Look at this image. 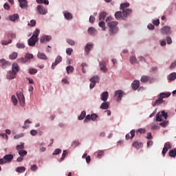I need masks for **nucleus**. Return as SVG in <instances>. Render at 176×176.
I'll return each instance as SVG.
<instances>
[{
	"instance_id": "0eeeda50",
	"label": "nucleus",
	"mask_w": 176,
	"mask_h": 176,
	"mask_svg": "<svg viewBox=\"0 0 176 176\" xmlns=\"http://www.w3.org/2000/svg\"><path fill=\"white\" fill-rule=\"evenodd\" d=\"M100 71L102 72H108V68H107V63L102 60L100 63Z\"/></svg>"
},
{
	"instance_id": "774afa93",
	"label": "nucleus",
	"mask_w": 176,
	"mask_h": 176,
	"mask_svg": "<svg viewBox=\"0 0 176 176\" xmlns=\"http://www.w3.org/2000/svg\"><path fill=\"white\" fill-rule=\"evenodd\" d=\"M98 118V116L97 114H91V120H96Z\"/></svg>"
},
{
	"instance_id": "49530a36",
	"label": "nucleus",
	"mask_w": 176,
	"mask_h": 176,
	"mask_svg": "<svg viewBox=\"0 0 176 176\" xmlns=\"http://www.w3.org/2000/svg\"><path fill=\"white\" fill-rule=\"evenodd\" d=\"M130 61L131 64H135V63H137V58H135L134 56H132L130 58Z\"/></svg>"
},
{
	"instance_id": "c9c22d12",
	"label": "nucleus",
	"mask_w": 176,
	"mask_h": 176,
	"mask_svg": "<svg viewBox=\"0 0 176 176\" xmlns=\"http://www.w3.org/2000/svg\"><path fill=\"white\" fill-rule=\"evenodd\" d=\"M169 156L170 157H175L176 156V148L172 149L169 151Z\"/></svg>"
},
{
	"instance_id": "58836bf2",
	"label": "nucleus",
	"mask_w": 176,
	"mask_h": 176,
	"mask_svg": "<svg viewBox=\"0 0 176 176\" xmlns=\"http://www.w3.org/2000/svg\"><path fill=\"white\" fill-rule=\"evenodd\" d=\"M99 27L103 30V31H105L107 30V28L105 27V22L104 21H100L98 23Z\"/></svg>"
},
{
	"instance_id": "864d4df0",
	"label": "nucleus",
	"mask_w": 176,
	"mask_h": 176,
	"mask_svg": "<svg viewBox=\"0 0 176 176\" xmlns=\"http://www.w3.org/2000/svg\"><path fill=\"white\" fill-rule=\"evenodd\" d=\"M67 43L70 45L71 46L75 45V41L72 39H67Z\"/></svg>"
},
{
	"instance_id": "f8f14e48",
	"label": "nucleus",
	"mask_w": 176,
	"mask_h": 176,
	"mask_svg": "<svg viewBox=\"0 0 176 176\" xmlns=\"http://www.w3.org/2000/svg\"><path fill=\"white\" fill-rule=\"evenodd\" d=\"M108 97H109V94L108 93V91L102 92L100 95V99L102 100V101L104 102L108 100Z\"/></svg>"
},
{
	"instance_id": "5701e85b",
	"label": "nucleus",
	"mask_w": 176,
	"mask_h": 176,
	"mask_svg": "<svg viewBox=\"0 0 176 176\" xmlns=\"http://www.w3.org/2000/svg\"><path fill=\"white\" fill-rule=\"evenodd\" d=\"M38 58H40V60H47V56H46V54L42 53V52H38L37 54Z\"/></svg>"
},
{
	"instance_id": "a878e982",
	"label": "nucleus",
	"mask_w": 176,
	"mask_h": 176,
	"mask_svg": "<svg viewBox=\"0 0 176 176\" xmlns=\"http://www.w3.org/2000/svg\"><path fill=\"white\" fill-rule=\"evenodd\" d=\"M109 108V102H104L100 105V109H108Z\"/></svg>"
},
{
	"instance_id": "9d476101",
	"label": "nucleus",
	"mask_w": 176,
	"mask_h": 176,
	"mask_svg": "<svg viewBox=\"0 0 176 176\" xmlns=\"http://www.w3.org/2000/svg\"><path fill=\"white\" fill-rule=\"evenodd\" d=\"M115 96L117 97V101H120L123 97V91L122 90H118L115 92Z\"/></svg>"
},
{
	"instance_id": "13d9d810",
	"label": "nucleus",
	"mask_w": 176,
	"mask_h": 176,
	"mask_svg": "<svg viewBox=\"0 0 176 176\" xmlns=\"http://www.w3.org/2000/svg\"><path fill=\"white\" fill-rule=\"evenodd\" d=\"M61 153V149L60 148H56L52 153V155H60Z\"/></svg>"
},
{
	"instance_id": "39448f33",
	"label": "nucleus",
	"mask_w": 176,
	"mask_h": 176,
	"mask_svg": "<svg viewBox=\"0 0 176 176\" xmlns=\"http://www.w3.org/2000/svg\"><path fill=\"white\" fill-rule=\"evenodd\" d=\"M62 61L63 57H61V56H58L55 59V62H54L52 65V69H54L56 65H58V64H60V63H61Z\"/></svg>"
},
{
	"instance_id": "e2e57ef3",
	"label": "nucleus",
	"mask_w": 176,
	"mask_h": 176,
	"mask_svg": "<svg viewBox=\"0 0 176 176\" xmlns=\"http://www.w3.org/2000/svg\"><path fill=\"white\" fill-rule=\"evenodd\" d=\"M167 124H168V121H164L160 123V125L162 126V127H166Z\"/></svg>"
},
{
	"instance_id": "79ce46f5",
	"label": "nucleus",
	"mask_w": 176,
	"mask_h": 176,
	"mask_svg": "<svg viewBox=\"0 0 176 176\" xmlns=\"http://www.w3.org/2000/svg\"><path fill=\"white\" fill-rule=\"evenodd\" d=\"M67 155H68V152L67 150H64L62 154V157H60V162H63V160L65 159V156H67Z\"/></svg>"
},
{
	"instance_id": "393cba45",
	"label": "nucleus",
	"mask_w": 176,
	"mask_h": 176,
	"mask_svg": "<svg viewBox=\"0 0 176 176\" xmlns=\"http://www.w3.org/2000/svg\"><path fill=\"white\" fill-rule=\"evenodd\" d=\"M19 71V65L17 63L12 64V72L17 74V72Z\"/></svg>"
},
{
	"instance_id": "bf43d9fd",
	"label": "nucleus",
	"mask_w": 176,
	"mask_h": 176,
	"mask_svg": "<svg viewBox=\"0 0 176 176\" xmlns=\"http://www.w3.org/2000/svg\"><path fill=\"white\" fill-rule=\"evenodd\" d=\"M30 169L32 171H36L38 170V166H36V164H34L31 166Z\"/></svg>"
},
{
	"instance_id": "7ed1b4c3",
	"label": "nucleus",
	"mask_w": 176,
	"mask_h": 176,
	"mask_svg": "<svg viewBox=\"0 0 176 176\" xmlns=\"http://www.w3.org/2000/svg\"><path fill=\"white\" fill-rule=\"evenodd\" d=\"M36 10L38 13V14H47V8H45V6L42 5H38L36 7Z\"/></svg>"
},
{
	"instance_id": "473e14b6",
	"label": "nucleus",
	"mask_w": 176,
	"mask_h": 176,
	"mask_svg": "<svg viewBox=\"0 0 176 176\" xmlns=\"http://www.w3.org/2000/svg\"><path fill=\"white\" fill-rule=\"evenodd\" d=\"M74 66L72 65H69L66 67V71L67 74H72V72H74Z\"/></svg>"
},
{
	"instance_id": "72a5a7b5",
	"label": "nucleus",
	"mask_w": 176,
	"mask_h": 176,
	"mask_svg": "<svg viewBox=\"0 0 176 176\" xmlns=\"http://www.w3.org/2000/svg\"><path fill=\"white\" fill-rule=\"evenodd\" d=\"M64 16L67 20H71L72 19V17H73L72 14H71V12H65Z\"/></svg>"
},
{
	"instance_id": "69168bd1",
	"label": "nucleus",
	"mask_w": 176,
	"mask_h": 176,
	"mask_svg": "<svg viewBox=\"0 0 176 176\" xmlns=\"http://www.w3.org/2000/svg\"><path fill=\"white\" fill-rule=\"evenodd\" d=\"M156 121L157 122H162V114L159 115V113L156 116Z\"/></svg>"
},
{
	"instance_id": "8fccbe9b",
	"label": "nucleus",
	"mask_w": 176,
	"mask_h": 176,
	"mask_svg": "<svg viewBox=\"0 0 176 176\" xmlns=\"http://www.w3.org/2000/svg\"><path fill=\"white\" fill-rule=\"evenodd\" d=\"M172 146L171 143L168 142L165 143L164 148H166V149H171Z\"/></svg>"
},
{
	"instance_id": "4c0bfd02",
	"label": "nucleus",
	"mask_w": 176,
	"mask_h": 176,
	"mask_svg": "<svg viewBox=\"0 0 176 176\" xmlns=\"http://www.w3.org/2000/svg\"><path fill=\"white\" fill-rule=\"evenodd\" d=\"M122 11H118L115 14V17L117 20H119V19H122Z\"/></svg>"
},
{
	"instance_id": "2f4dec72",
	"label": "nucleus",
	"mask_w": 176,
	"mask_h": 176,
	"mask_svg": "<svg viewBox=\"0 0 176 176\" xmlns=\"http://www.w3.org/2000/svg\"><path fill=\"white\" fill-rule=\"evenodd\" d=\"M164 102V100L163 99H161L160 96L159 97L158 100H157L154 104H153V107H156V105H160V104H163Z\"/></svg>"
},
{
	"instance_id": "ddd939ff",
	"label": "nucleus",
	"mask_w": 176,
	"mask_h": 176,
	"mask_svg": "<svg viewBox=\"0 0 176 176\" xmlns=\"http://www.w3.org/2000/svg\"><path fill=\"white\" fill-rule=\"evenodd\" d=\"M3 159L6 162V163H10L12 162V160H13V155L7 154L3 157Z\"/></svg>"
},
{
	"instance_id": "de8ad7c7",
	"label": "nucleus",
	"mask_w": 176,
	"mask_h": 176,
	"mask_svg": "<svg viewBox=\"0 0 176 176\" xmlns=\"http://www.w3.org/2000/svg\"><path fill=\"white\" fill-rule=\"evenodd\" d=\"M11 99H12V101L14 105H17V102H18L17 98H16V96L14 95L12 96Z\"/></svg>"
},
{
	"instance_id": "cd10ccee",
	"label": "nucleus",
	"mask_w": 176,
	"mask_h": 176,
	"mask_svg": "<svg viewBox=\"0 0 176 176\" xmlns=\"http://www.w3.org/2000/svg\"><path fill=\"white\" fill-rule=\"evenodd\" d=\"M130 6L129 3H123L120 4V10H126V8H129Z\"/></svg>"
},
{
	"instance_id": "6e6552de",
	"label": "nucleus",
	"mask_w": 176,
	"mask_h": 176,
	"mask_svg": "<svg viewBox=\"0 0 176 176\" xmlns=\"http://www.w3.org/2000/svg\"><path fill=\"white\" fill-rule=\"evenodd\" d=\"M50 41H52V36H43L40 39L41 43H46Z\"/></svg>"
},
{
	"instance_id": "5fc2aeb1",
	"label": "nucleus",
	"mask_w": 176,
	"mask_h": 176,
	"mask_svg": "<svg viewBox=\"0 0 176 176\" xmlns=\"http://www.w3.org/2000/svg\"><path fill=\"white\" fill-rule=\"evenodd\" d=\"M9 43H12V40H9L8 41L5 40L1 41V45H9Z\"/></svg>"
},
{
	"instance_id": "052dcab7",
	"label": "nucleus",
	"mask_w": 176,
	"mask_h": 176,
	"mask_svg": "<svg viewBox=\"0 0 176 176\" xmlns=\"http://www.w3.org/2000/svg\"><path fill=\"white\" fill-rule=\"evenodd\" d=\"M81 67H82V74H86V69H85V67H87V65L86 63H82Z\"/></svg>"
},
{
	"instance_id": "4468645a",
	"label": "nucleus",
	"mask_w": 176,
	"mask_h": 176,
	"mask_svg": "<svg viewBox=\"0 0 176 176\" xmlns=\"http://www.w3.org/2000/svg\"><path fill=\"white\" fill-rule=\"evenodd\" d=\"M130 133H131V137H130V134L129 133L126 135L125 136L126 140H129L130 138L131 140H133L135 136V130L134 129L131 130Z\"/></svg>"
},
{
	"instance_id": "a211bd4d",
	"label": "nucleus",
	"mask_w": 176,
	"mask_h": 176,
	"mask_svg": "<svg viewBox=\"0 0 176 176\" xmlns=\"http://www.w3.org/2000/svg\"><path fill=\"white\" fill-rule=\"evenodd\" d=\"M28 42L29 46H34L35 45V43H36L38 42V39L34 38V37H32L31 38H30L28 40Z\"/></svg>"
},
{
	"instance_id": "20e7f679",
	"label": "nucleus",
	"mask_w": 176,
	"mask_h": 176,
	"mask_svg": "<svg viewBox=\"0 0 176 176\" xmlns=\"http://www.w3.org/2000/svg\"><path fill=\"white\" fill-rule=\"evenodd\" d=\"M16 96L21 107H24V104H25V98L24 97V94L22 92H16Z\"/></svg>"
},
{
	"instance_id": "1a4fd4ad",
	"label": "nucleus",
	"mask_w": 176,
	"mask_h": 176,
	"mask_svg": "<svg viewBox=\"0 0 176 176\" xmlns=\"http://www.w3.org/2000/svg\"><path fill=\"white\" fill-rule=\"evenodd\" d=\"M19 2V6L21 9H24L25 8H28V1L27 0H18Z\"/></svg>"
},
{
	"instance_id": "4be33fe9",
	"label": "nucleus",
	"mask_w": 176,
	"mask_h": 176,
	"mask_svg": "<svg viewBox=\"0 0 176 176\" xmlns=\"http://www.w3.org/2000/svg\"><path fill=\"white\" fill-rule=\"evenodd\" d=\"M175 79H176V73L175 72H173V73L170 74L168 76V80L173 81V80H175Z\"/></svg>"
},
{
	"instance_id": "f03ea898",
	"label": "nucleus",
	"mask_w": 176,
	"mask_h": 176,
	"mask_svg": "<svg viewBox=\"0 0 176 176\" xmlns=\"http://www.w3.org/2000/svg\"><path fill=\"white\" fill-rule=\"evenodd\" d=\"M89 80L91 82L89 87L90 89H94L96 83H98L100 82V77H98V76H94L91 78H90Z\"/></svg>"
},
{
	"instance_id": "338daca9",
	"label": "nucleus",
	"mask_w": 176,
	"mask_h": 176,
	"mask_svg": "<svg viewBox=\"0 0 176 176\" xmlns=\"http://www.w3.org/2000/svg\"><path fill=\"white\" fill-rule=\"evenodd\" d=\"M161 116H163L164 119H167L168 115L164 111H162Z\"/></svg>"
},
{
	"instance_id": "603ef678",
	"label": "nucleus",
	"mask_w": 176,
	"mask_h": 176,
	"mask_svg": "<svg viewBox=\"0 0 176 176\" xmlns=\"http://www.w3.org/2000/svg\"><path fill=\"white\" fill-rule=\"evenodd\" d=\"M16 47H18V49H24V47H25V45H24L23 43H17Z\"/></svg>"
},
{
	"instance_id": "c85d7f7f",
	"label": "nucleus",
	"mask_w": 176,
	"mask_h": 176,
	"mask_svg": "<svg viewBox=\"0 0 176 176\" xmlns=\"http://www.w3.org/2000/svg\"><path fill=\"white\" fill-rule=\"evenodd\" d=\"M39 32H41V30H39V29L38 28H36V30L34 32L32 37L34 38V39H38V36H39Z\"/></svg>"
},
{
	"instance_id": "a19ab883",
	"label": "nucleus",
	"mask_w": 176,
	"mask_h": 176,
	"mask_svg": "<svg viewBox=\"0 0 176 176\" xmlns=\"http://www.w3.org/2000/svg\"><path fill=\"white\" fill-rule=\"evenodd\" d=\"M28 152L27 151L25 150H20L19 151V155L21 156V157H23V156H25V155H27Z\"/></svg>"
},
{
	"instance_id": "4d7b16f0",
	"label": "nucleus",
	"mask_w": 176,
	"mask_h": 176,
	"mask_svg": "<svg viewBox=\"0 0 176 176\" xmlns=\"http://www.w3.org/2000/svg\"><path fill=\"white\" fill-rule=\"evenodd\" d=\"M89 120H91V116L90 114L85 116V119L84 120L85 123H87V122H89Z\"/></svg>"
},
{
	"instance_id": "e433bc0d",
	"label": "nucleus",
	"mask_w": 176,
	"mask_h": 176,
	"mask_svg": "<svg viewBox=\"0 0 176 176\" xmlns=\"http://www.w3.org/2000/svg\"><path fill=\"white\" fill-rule=\"evenodd\" d=\"M85 117H86V112L85 111H82L81 112V114L78 116V120H83Z\"/></svg>"
},
{
	"instance_id": "dca6fc26",
	"label": "nucleus",
	"mask_w": 176,
	"mask_h": 176,
	"mask_svg": "<svg viewBox=\"0 0 176 176\" xmlns=\"http://www.w3.org/2000/svg\"><path fill=\"white\" fill-rule=\"evenodd\" d=\"M16 75H17L15 72L10 71L7 74V78L8 79H14L16 78Z\"/></svg>"
},
{
	"instance_id": "0e129e2a",
	"label": "nucleus",
	"mask_w": 176,
	"mask_h": 176,
	"mask_svg": "<svg viewBox=\"0 0 176 176\" xmlns=\"http://www.w3.org/2000/svg\"><path fill=\"white\" fill-rule=\"evenodd\" d=\"M176 67V60L170 64V69H174Z\"/></svg>"
},
{
	"instance_id": "ea45409f",
	"label": "nucleus",
	"mask_w": 176,
	"mask_h": 176,
	"mask_svg": "<svg viewBox=\"0 0 176 176\" xmlns=\"http://www.w3.org/2000/svg\"><path fill=\"white\" fill-rule=\"evenodd\" d=\"M88 34L89 35H93V34H96V29L93 27H91L88 29Z\"/></svg>"
},
{
	"instance_id": "f257e3e1",
	"label": "nucleus",
	"mask_w": 176,
	"mask_h": 176,
	"mask_svg": "<svg viewBox=\"0 0 176 176\" xmlns=\"http://www.w3.org/2000/svg\"><path fill=\"white\" fill-rule=\"evenodd\" d=\"M109 28L110 35H113L118 33L119 31V28H118V21H111L108 24Z\"/></svg>"
},
{
	"instance_id": "f3484780",
	"label": "nucleus",
	"mask_w": 176,
	"mask_h": 176,
	"mask_svg": "<svg viewBox=\"0 0 176 176\" xmlns=\"http://www.w3.org/2000/svg\"><path fill=\"white\" fill-rule=\"evenodd\" d=\"M131 87L133 90H137L140 87V80H134L131 84Z\"/></svg>"
},
{
	"instance_id": "bb28decb",
	"label": "nucleus",
	"mask_w": 176,
	"mask_h": 176,
	"mask_svg": "<svg viewBox=\"0 0 176 176\" xmlns=\"http://www.w3.org/2000/svg\"><path fill=\"white\" fill-rule=\"evenodd\" d=\"M171 96V93H161L160 94V97L161 99L163 100V98H168Z\"/></svg>"
},
{
	"instance_id": "6e6d98bb",
	"label": "nucleus",
	"mask_w": 176,
	"mask_h": 176,
	"mask_svg": "<svg viewBox=\"0 0 176 176\" xmlns=\"http://www.w3.org/2000/svg\"><path fill=\"white\" fill-rule=\"evenodd\" d=\"M73 52H74V50H72V48H67L66 50V53L67 54H68V56H71Z\"/></svg>"
},
{
	"instance_id": "b1692460",
	"label": "nucleus",
	"mask_w": 176,
	"mask_h": 176,
	"mask_svg": "<svg viewBox=\"0 0 176 176\" xmlns=\"http://www.w3.org/2000/svg\"><path fill=\"white\" fill-rule=\"evenodd\" d=\"M151 80V76H142L140 80L142 83H146L148 80Z\"/></svg>"
},
{
	"instance_id": "aec40b11",
	"label": "nucleus",
	"mask_w": 176,
	"mask_h": 176,
	"mask_svg": "<svg viewBox=\"0 0 176 176\" xmlns=\"http://www.w3.org/2000/svg\"><path fill=\"white\" fill-rule=\"evenodd\" d=\"M132 146L136 149H140V148H142V142L135 141L133 143Z\"/></svg>"
},
{
	"instance_id": "7c9ffc66",
	"label": "nucleus",
	"mask_w": 176,
	"mask_h": 176,
	"mask_svg": "<svg viewBox=\"0 0 176 176\" xmlns=\"http://www.w3.org/2000/svg\"><path fill=\"white\" fill-rule=\"evenodd\" d=\"M19 14H14L10 16V21H16V20L19 19Z\"/></svg>"
},
{
	"instance_id": "2eb2a0df",
	"label": "nucleus",
	"mask_w": 176,
	"mask_h": 176,
	"mask_svg": "<svg viewBox=\"0 0 176 176\" xmlns=\"http://www.w3.org/2000/svg\"><path fill=\"white\" fill-rule=\"evenodd\" d=\"M92 49H93V44L87 43L85 48V52L86 54L87 55L89 54V53H90V50H91Z\"/></svg>"
},
{
	"instance_id": "3c124183",
	"label": "nucleus",
	"mask_w": 176,
	"mask_h": 176,
	"mask_svg": "<svg viewBox=\"0 0 176 176\" xmlns=\"http://www.w3.org/2000/svg\"><path fill=\"white\" fill-rule=\"evenodd\" d=\"M36 72H38V70H36V69L31 68L29 69V74H30L31 75H34L36 74Z\"/></svg>"
},
{
	"instance_id": "c756f323",
	"label": "nucleus",
	"mask_w": 176,
	"mask_h": 176,
	"mask_svg": "<svg viewBox=\"0 0 176 176\" xmlns=\"http://www.w3.org/2000/svg\"><path fill=\"white\" fill-rule=\"evenodd\" d=\"M105 17H107V12H101L99 16L100 21H104V20H105Z\"/></svg>"
},
{
	"instance_id": "c03bdc74",
	"label": "nucleus",
	"mask_w": 176,
	"mask_h": 176,
	"mask_svg": "<svg viewBox=\"0 0 176 176\" xmlns=\"http://www.w3.org/2000/svg\"><path fill=\"white\" fill-rule=\"evenodd\" d=\"M37 3H44L45 5H49V0H36Z\"/></svg>"
},
{
	"instance_id": "f704fd0d",
	"label": "nucleus",
	"mask_w": 176,
	"mask_h": 176,
	"mask_svg": "<svg viewBox=\"0 0 176 176\" xmlns=\"http://www.w3.org/2000/svg\"><path fill=\"white\" fill-rule=\"evenodd\" d=\"M16 173H24L25 171V167L24 166H19L16 168Z\"/></svg>"
},
{
	"instance_id": "9b49d317",
	"label": "nucleus",
	"mask_w": 176,
	"mask_h": 176,
	"mask_svg": "<svg viewBox=\"0 0 176 176\" xmlns=\"http://www.w3.org/2000/svg\"><path fill=\"white\" fill-rule=\"evenodd\" d=\"M0 64L2 67L3 69H5L6 68V67H9L10 66V63L9 61H7L5 59H1L0 60Z\"/></svg>"
},
{
	"instance_id": "09e8293b",
	"label": "nucleus",
	"mask_w": 176,
	"mask_h": 176,
	"mask_svg": "<svg viewBox=\"0 0 176 176\" xmlns=\"http://www.w3.org/2000/svg\"><path fill=\"white\" fill-rule=\"evenodd\" d=\"M28 25H30V27H35L36 25V21L32 19L30 21V23L28 24Z\"/></svg>"
},
{
	"instance_id": "423d86ee",
	"label": "nucleus",
	"mask_w": 176,
	"mask_h": 176,
	"mask_svg": "<svg viewBox=\"0 0 176 176\" xmlns=\"http://www.w3.org/2000/svg\"><path fill=\"white\" fill-rule=\"evenodd\" d=\"M30 58H34V55H32V54L28 53L26 54L25 58H20V61L21 63H27V61L30 60Z\"/></svg>"
},
{
	"instance_id": "412c9836",
	"label": "nucleus",
	"mask_w": 176,
	"mask_h": 176,
	"mask_svg": "<svg viewBox=\"0 0 176 176\" xmlns=\"http://www.w3.org/2000/svg\"><path fill=\"white\" fill-rule=\"evenodd\" d=\"M170 27L164 26L161 30V34H163L164 35L166 34H168L170 32Z\"/></svg>"
},
{
	"instance_id": "6ab92c4d",
	"label": "nucleus",
	"mask_w": 176,
	"mask_h": 176,
	"mask_svg": "<svg viewBox=\"0 0 176 176\" xmlns=\"http://www.w3.org/2000/svg\"><path fill=\"white\" fill-rule=\"evenodd\" d=\"M122 10V16L124 17H127V16H129V14H131V12H133L131 9H125Z\"/></svg>"
},
{
	"instance_id": "a18cd8bd",
	"label": "nucleus",
	"mask_w": 176,
	"mask_h": 176,
	"mask_svg": "<svg viewBox=\"0 0 176 176\" xmlns=\"http://www.w3.org/2000/svg\"><path fill=\"white\" fill-rule=\"evenodd\" d=\"M10 58L11 60H16V58H17V52H13L11 55H10Z\"/></svg>"
},
{
	"instance_id": "37998d69",
	"label": "nucleus",
	"mask_w": 176,
	"mask_h": 176,
	"mask_svg": "<svg viewBox=\"0 0 176 176\" xmlns=\"http://www.w3.org/2000/svg\"><path fill=\"white\" fill-rule=\"evenodd\" d=\"M16 150L19 151H23L24 149V143H21V144L16 146Z\"/></svg>"
},
{
	"instance_id": "680f3d73",
	"label": "nucleus",
	"mask_w": 176,
	"mask_h": 176,
	"mask_svg": "<svg viewBox=\"0 0 176 176\" xmlns=\"http://www.w3.org/2000/svg\"><path fill=\"white\" fill-rule=\"evenodd\" d=\"M27 123L31 124L32 122L29 120H26L25 121L24 126H23V129H28V125H27Z\"/></svg>"
}]
</instances>
